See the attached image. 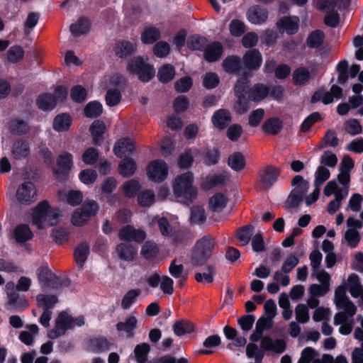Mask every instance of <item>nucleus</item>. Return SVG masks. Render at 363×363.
Wrapping results in <instances>:
<instances>
[{"label":"nucleus","instance_id":"21","mask_svg":"<svg viewBox=\"0 0 363 363\" xmlns=\"http://www.w3.org/2000/svg\"><path fill=\"white\" fill-rule=\"evenodd\" d=\"M262 62V55L257 50H251L245 53L243 57V63L247 69H257Z\"/></svg>","mask_w":363,"mask_h":363},{"label":"nucleus","instance_id":"17","mask_svg":"<svg viewBox=\"0 0 363 363\" xmlns=\"http://www.w3.org/2000/svg\"><path fill=\"white\" fill-rule=\"evenodd\" d=\"M268 14L267 9L259 5H255L247 10V18L250 23L260 25L266 22Z\"/></svg>","mask_w":363,"mask_h":363},{"label":"nucleus","instance_id":"53","mask_svg":"<svg viewBox=\"0 0 363 363\" xmlns=\"http://www.w3.org/2000/svg\"><path fill=\"white\" fill-rule=\"evenodd\" d=\"M173 330L176 335L182 336L191 333L194 330V326L190 322L179 320L173 325Z\"/></svg>","mask_w":363,"mask_h":363},{"label":"nucleus","instance_id":"14","mask_svg":"<svg viewBox=\"0 0 363 363\" xmlns=\"http://www.w3.org/2000/svg\"><path fill=\"white\" fill-rule=\"evenodd\" d=\"M16 199L22 204H30L37 199V191L33 183L25 182L16 191Z\"/></svg>","mask_w":363,"mask_h":363},{"label":"nucleus","instance_id":"6","mask_svg":"<svg viewBox=\"0 0 363 363\" xmlns=\"http://www.w3.org/2000/svg\"><path fill=\"white\" fill-rule=\"evenodd\" d=\"M291 185L294 186V189L289 196L286 203L289 207H296L301 202L308 189L309 184L302 176L296 175L292 179Z\"/></svg>","mask_w":363,"mask_h":363},{"label":"nucleus","instance_id":"15","mask_svg":"<svg viewBox=\"0 0 363 363\" xmlns=\"http://www.w3.org/2000/svg\"><path fill=\"white\" fill-rule=\"evenodd\" d=\"M118 237L121 240L140 243L145 240L147 235L145 231L141 228H135L133 225H126L119 230Z\"/></svg>","mask_w":363,"mask_h":363},{"label":"nucleus","instance_id":"36","mask_svg":"<svg viewBox=\"0 0 363 363\" xmlns=\"http://www.w3.org/2000/svg\"><path fill=\"white\" fill-rule=\"evenodd\" d=\"M169 272L175 279H182L184 281H186L188 278V273L184 270V265L178 262L177 259H173L170 262Z\"/></svg>","mask_w":363,"mask_h":363},{"label":"nucleus","instance_id":"13","mask_svg":"<svg viewBox=\"0 0 363 363\" xmlns=\"http://www.w3.org/2000/svg\"><path fill=\"white\" fill-rule=\"evenodd\" d=\"M230 178V173L228 171H221L209 174L203 178L201 186L205 189H211L218 186L226 185Z\"/></svg>","mask_w":363,"mask_h":363},{"label":"nucleus","instance_id":"23","mask_svg":"<svg viewBox=\"0 0 363 363\" xmlns=\"http://www.w3.org/2000/svg\"><path fill=\"white\" fill-rule=\"evenodd\" d=\"M204 58L208 62H214L220 58L223 53V46L218 42L207 44L203 50Z\"/></svg>","mask_w":363,"mask_h":363},{"label":"nucleus","instance_id":"8","mask_svg":"<svg viewBox=\"0 0 363 363\" xmlns=\"http://www.w3.org/2000/svg\"><path fill=\"white\" fill-rule=\"evenodd\" d=\"M336 189L337 181L333 179L326 184L323 189L325 196L329 197L333 194L335 196L334 199L330 201L327 206V211L330 214H334L340 208L342 200L347 196L346 190L338 192L335 191Z\"/></svg>","mask_w":363,"mask_h":363},{"label":"nucleus","instance_id":"30","mask_svg":"<svg viewBox=\"0 0 363 363\" xmlns=\"http://www.w3.org/2000/svg\"><path fill=\"white\" fill-rule=\"evenodd\" d=\"M282 128V121L276 117L269 118L262 125L263 131L268 135H277Z\"/></svg>","mask_w":363,"mask_h":363},{"label":"nucleus","instance_id":"1","mask_svg":"<svg viewBox=\"0 0 363 363\" xmlns=\"http://www.w3.org/2000/svg\"><path fill=\"white\" fill-rule=\"evenodd\" d=\"M194 174L187 172L175 178L174 194L181 202L189 204L196 197L197 188L193 185Z\"/></svg>","mask_w":363,"mask_h":363},{"label":"nucleus","instance_id":"3","mask_svg":"<svg viewBox=\"0 0 363 363\" xmlns=\"http://www.w3.org/2000/svg\"><path fill=\"white\" fill-rule=\"evenodd\" d=\"M58 213L51 208L46 201L40 202L33 210L32 220L38 228H44L57 223Z\"/></svg>","mask_w":363,"mask_h":363},{"label":"nucleus","instance_id":"61","mask_svg":"<svg viewBox=\"0 0 363 363\" xmlns=\"http://www.w3.org/2000/svg\"><path fill=\"white\" fill-rule=\"evenodd\" d=\"M138 203L143 207L150 206L155 202V194L152 190L141 191L138 196Z\"/></svg>","mask_w":363,"mask_h":363},{"label":"nucleus","instance_id":"5","mask_svg":"<svg viewBox=\"0 0 363 363\" xmlns=\"http://www.w3.org/2000/svg\"><path fill=\"white\" fill-rule=\"evenodd\" d=\"M147 61V58L138 57L131 60L127 67L130 73L137 75L138 79L143 82H149L155 74L153 66Z\"/></svg>","mask_w":363,"mask_h":363},{"label":"nucleus","instance_id":"4","mask_svg":"<svg viewBox=\"0 0 363 363\" xmlns=\"http://www.w3.org/2000/svg\"><path fill=\"white\" fill-rule=\"evenodd\" d=\"M213 247V239L211 237L204 236L198 240L191 257V264L195 267L203 265L210 258Z\"/></svg>","mask_w":363,"mask_h":363},{"label":"nucleus","instance_id":"51","mask_svg":"<svg viewBox=\"0 0 363 363\" xmlns=\"http://www.w3.org/2000/svg\"><path fill=\"white\" fill-rule=\"evenodd\" d=\"M206 43V38L199 35H192L187 40V47L192 50H203Z\"/></svg>","mask_w":363,"mask_h":363},{"label":"nucleus","instance_id":"55","mask_svg":"<svg viewBox=\"0 0 363 363\" xmlns=\"http://www.w3.org/2000/svg\"><path fill=\"white\" fill-rule=\"evenodd\" d=\"M324 33L323 31L316 30L312 32L307 38V45L311 48H317L320 47L324 40Z\"/></svg>","mask_w":363,"mask_h":363},{"label":"nucleus","instance_id":"48","mask_svg":"<svg viewBox=\"0 0 363 363\" xmlns=\"http://www.w3.org/2000/svg\"><path fill=\"white\" fill-rule=\"evenodd\" d=\"M136 170V164L133 159H125L119 164L120 174L125 177L133 175Z\"/></svg>","mask_w":363,"mask_h":363},{"label":"nucleus","instance_id":"9","mask_svg":"<svg viewBox=\"0 0 363 363\" xmlns=\"http://www.w3.org/2000/svg\"><path fill=\"white\" fill-rule=\"evenodd\" d=\"M250 81L247 77L240 78L234 88L236 96L238 99L235 106L236 111L239 113H244L250 108L249 102L245 99L247 96L246 89L248 87Z\"/></svg>","mask_w":363,"mask_h":363},{"label":"nucleus","instance_id":"43","mask_svg":"<svg viewBox=\"0 0 363 363\" xmlns=\"http://www.w3.org/2000/svg\"><path fill=\"white\" fill-rule=\"evenodd\" d=\"M71 117L66 113L57 116L53 121V128L58 131L67 130L71 125Z\"/></svg>","mask_w":363,"mask_h":363},{"label":"nucleus","instance_id":"56","mask_svg":"<svg viewBox=\"0 0 363 363\" xmlns=\"http://www.w3.org/2000/svg\"><path fill=\"white\" fill-rule=\"evenodd\" d=\"M102 105L96 101L89 102L84 108V114L89 118H96L102 113Z\"/></svg>","mask_w":363,"mask_h":363},{"label":"nucleus","instance_id":"41","mask_svg":"<svg viewBox=\"0 0 363 363\" xmlns=\"http://www.w3.org/2000/svg\"><path fill=\"white\" fill-rule=\"evenodd\" d=\"M347 289L354 298L359 296V291L362 286L361 285L359 277L354 274H350L347 279V283L345 286Z\"/></svg>","mask_w":363,"mask_h":363},{"label":"nucleus","instance_id":"24","mask_svg":"<svg viewBox=\"0 0 363 363\" xmlns=\"http://www.w3.org/2000/svg\"><path fill=\"white\" fill-rule=\"evenodd\" d=\"M248 99L254 101H259L269 94V89L266 85L257 84L251 89H246Z\"/></svg>","mask_w":363,"mask_h":363},{"label":"nucleus","instance_id":"42","mask_svg":"<svg viewBox=\"0 0 363 363\" xmlns=\"http://www.w3.org/2000/svg\"><path fill=\"white\" fill-rule=\"evenodd\" d=\"M90 28V23L87 18H81L77 23L70 26L71 33L75 35L79 36L86 33Z\"/></svg>","mask_w":363,"mask_h":363},{"label":"nucleus","instance_id":"10","mask_svg":"<svg viewBox=\"0 0 363 363\" xmlns=\"http://www.w3.org/2000/svg\"><path fill=\"white\" fill-rule=\"evenodd\" d=\"M74 328V318L67 313L61 312L55 321V325L53 329L48 332V337L50 339H56L65 334L69 329Z\"/></svg>","mask_w":363,"mask_h":363},{"label":"nucleus","instance_id":"60","mask_svg":"<svg viewBox=\"0 0 363 363\" xmlns=\"http://www.w3.org/2000/svg\"><path fill=\"white\" fill-rule=\"evenodd\" d=\"M24 56V50L21 46L14 45L7 51V59L11 63H16L21 60Z\"/></svg>","mask_w":363,"mask_h":363},{"label":"nucleus","instance_id":"32","mask_svg":"<svg viewBox=\"0 0 363 363\" xmlns=\"http://www.w3.org/2000/svg\"><path fill=\"white\" fill-rule=\"evenodd\" d=\"M9 129L12 134L23 135L27 133L29 126L26 121L16 118L11 120L9 123Z\"/></svg>","mask_w":363,"mask_h":363},{"label":"nucleus","instance_id":"25","mask_svg":"<svg viewBox=\"0 0 363 363\" xmlns=\"http://www.w3.org/2000/svg\"><path fill=\"white\" fill-rule=\"evenodd\" d=\"M118 257L125 261H132L137 255V250L130 244L122 242L116 247Z\"/></svg>","mask_w":363,"mask_h":363},{"label":"nucleus","instance_id":"58","mask_svg":"<svg viewBox=\"0 0 363 363\" xmlns=\"http://www.w3.org/2000/svg\"><path fill=\"white\" fill-rule=\"evenodd\" d=\"M344 238L347 245L351 248H355L358 245L361 239L359 231L353 228H349L347 230Z\"/></svg>","mask_w":363,"mask_h":363},{"label":"nucleus","instance_id":"57","mask_svg":"<svg viewBox=\"0 0 363 363\" xmlns=\"http://www.w3.org/2000/svg\"><path fill=\"white\" fill-rule=\"evenodd\" d=\"M330 176V171L323 166H319L315 172L314 186L320 187Z\"/></svg>","mask_w":363,"mask_h":363},{"label":"nucleus","instance_id":"47","mask_svg":"<svg viewBox=\"0 0 363 363\" xmlns=\"http://www.w3.org/2000/svg\"><path fill=\"white\" fill-rule=\"evenodd\" d=\"M38 108L43 111L52 110L55 108V99L50 94H43L38 96L37 99Z\"/></svg>","mask_w":363,"mask_h":363},{"label":"nucleus","instance_id":"38","mask_svg":"<svg viewBox=\"0 0 363 363\" xmlns=\"http://www.w3.org/2000/svg\"><path fill=\"white\" fill-rule=\"evenodd\" d=\"M228 164L234 171L239 172L245 167V159L240 152H235L230 155L228 160Z\"/></svg>","mask_w":363,"mask_h":363},{"label":"nucleus","instance_id":"11","mask_svg":"<svg viewBox=\"0 0 363 363\" xmlns=\"http://www.w3.org/2000/svg\"><path fill=\"white\" fill-rule=\"evenodd\" d=\"M113 345L106 337L94 336L85 341V350L92 353H103L111 350Z\"/></svg>","mask_w":363,"mask_h":363},{"label":"nucleus","instance_id":"64","mask_svg":"<svg viewBox=\"0 0 363 363\" xmlns=\"http://www.w3.org/2000/svg\"><path fill=\"white\" fill-rule=\"evenodd\" d=\"M296 319L301 323H306L309 320L308 308L305 304H298L295 308Z\"/></svg>","mask_w":363,"mask_h":363},{"label":"nucleus","instance_id":"54","mask_svg":"<svg viewBox=\"0 0 363 363\" xmlns=\"http://www.w3.org/2000/svg\"><path fill=\"white\" fill-rule=\"evenodd\" d=\"M105 130V125L104 122L96 120L94 121L91 127L90 131L93 136L94 144H98Z\"/></svg>","mask_w":363,"mask_h":363},{"label":"nucleus","instance_id":"26","mask_svg":"<svg viewBox=\"0 0 363 363\" xmlns=\"http://www.w3.org/2000/svg\"><path fill=\"white\" fill-rule=\"evenodd\" d=\"M138 320L133 315L128 316L125 321L118 322L116 324V329L118 331H124L127 334L128 337H133L134 335V330L136 328Z\"/></svg>","mask_w":363,"mask_h":363},{"label":"nucleus","instance_id":"18","mask_svg":"<svg viewBox=\"0 0 363 363\" xmlns=\"http://www.w3.org/2000/svg\"><path fill=\"white\" fill-rule=\"evenodd\" d=\"M135 150V143L131 138H121L118 140L114 147V154L120 158L131 155Z\"/></svg>","mask_w":363,"mask_h":363},{"label":"nucleus","instance_id":"19","mask_svg":"<svg viewBox=\"0 0 363 363\" xmlns=\"http://www.w3.org/2000/svg\"><path fill=\"white\" fill-rule=\"evenodd\" d=\"M286 342L282 339L274 340L269 336H264L262 338L260 347L263 350L270 351L275 353H282L286 350Z\"/></svg>","mask_w":363,"mask_h":363},{"label":"nucleus","instance_id":"31","mask_svg":"<svg viewBox=\"0 0 363 363\" xmlns=\"http://www.w3.org/2000/svg\"><path fill=\"white\" fill-rule=\"evenodd\" d=\"M12 153L16 160L26 158L30 154L28 143L23 140L16 141L13 145Z\"/></svg>","mask_w":363,"mask_h":363},{"label":"nucleus","instance_id":"63","mask_svg":"<svg viewBox=\"0 0 363 363\" xmlns=\"http://www.w3.org/2000/svg\"><path fill=\"white\" fill-rule=\"evenodd\" d=\"M252 234L253 227L252 225H246L239 229L237 233V238L242 245H245L250 242Z\"/></svg>","mask_w":363,"mask_h":363},{"label":"nucleus","instance_id":"16","mask_svg":"<svg viewBox=\"0 0 363 363\" xmlns=\"http://www.w3.org/2000/svg\"><path fill=\"white\" fill-rule=\"evenodd\" d=\"M280 171L274 166L262 168L258 175L260 184L264 189H269L277 180Z\"/></svg>","mask_w":363,"mask_h":363},{"label":"nucleus","instance_id":"59","mask_svg":"<svg viewBox=\"0 0 363 363\" xmlns=\"http://www.w3.org/2000/svg\"><path fill=\"white\" fill-rule=\"evenodd\" d=\"M310 77V72L306 67H299L293 73V79L296 85L305 84Z\"/></svg>","mask_w":363,"mask_h":363},{"label":"nucleus","instance_id":"33","mask_svg":"<svg viewBox=\"0 0 363 363\" xmlns=\"http://www.w3.org/2000/svg\"><path fill=\"white\" fill-rule=\"evenodd\" d=\"M38 281L43 286H50L57 278L48 267H40L37 272Z\"/></svg>","mask_w":363,"mask_h":363},{"label":"nucleus","instance_id":"35","mask_svg":"<svg viewBox=\"0 0 363 363\" xmlns=\"http://www.w3.org/2000/svg\"><path fill=\"white\" fill-rule=\"evenodd\" d=\"M160 38V31L155 27L149 26L144 28L141 33V40L145 44H152Z\"/></svg>","mask_w":363,"mask_h":363},{"label":"nucleus","instance_id":"34","mask_svg":"<svg viewBox=\"0 0 363 363\" xmlns=\"http://www.w3.org/2000/svg\"><path fill=\"white\" fill-rule=\"evenodd\" d=\"M89 253V246L85 242L81 243L75 248L74 257L77 264L79 268L83 267Z\"/></svg>","mask_w":363,"mask_h":363},{"label":"nucleus","instance_id":"50","mask_svg":"<svg viewBox=\"0 0 363 363\" xmlns=\"http://www.w3.org/2000/svg\"><path fill=\"white\" fill-rule=\"evenodd\" d=\"M342 95V89L337 85H333L330 91L323 94L322 101L324 104H328L332 103L335 99H340Z\"/></svg>","mask_w":363,"mask_h":363},{"label":"nucleus","instance_id":"28","mask_svg":"<svg viewBox=\"0 0 363 363\" xmlns=\"http://www.w3.org/2000/svg\"><path fill=\"white\" fill-rule=\"evenodd\" d=\"M159 253V247L152 240L146 241L141 247L140 254L147 260L155 259Z\"/></svg>","mask_w":363,"mask_h":363},{"label":"nucleus","instance_id":"20","mask_svg":"<svg viewBox=\"0 0 363 363\" xmlns=\"http://www.w3.org/2000/svg\"><path fill=\"white\" fill-rule=\"evenodd\" d=\"M298 22L299 19L296 16H284L277 23V26L280 31L292 35L298 31Z\"/></svg>","mask_w":363,"mask_h":363},{"label":"nucleus","instance_id":"62","mask_svg":"<svg viewBox=\"0 0 363 363\" xmlns=\"http://www.w3.org/2000/svg\"><path fill=\"white\" fill-rule=\"evenodd\" d=\"M206 219L205 211L199 206L193 207L191 210V223L193 224H201Z\"/></svg>","mask_w":363,"mask_h":363},{"label":"nucleus","instance_id":"2","mask_svg":"<svg viewBox=\"0 0 363 363\" xmlns=\"http://www.w3.org/2000/svg\"><path fill=\"white\" fill-rule=\"evenodd\" d=\"M336 306L342 311L334 315V325H340L339 333L340 334L347 335L352 331L354 323L353 316L355 315L357 308L350 300Z\"/></svg>","mask_w":363,"mask_h":363},{"label":"nucleus","instance_id":"46","mask_svg":"<svg viewBox=\"0 0 363 363\" xmlns=\"http://www.w3.org/2000/svg\"><path fill=\"white\" fill-rule=\"evenodd\" d=\"M57 162L59 168L62 172H67L69 171L73 166L72 155L67 152H63L59 155Z\"/></svg>","mask_w":363,"mask_h":363},{"label":"nucleus","instance_id":"12","mask_svg":"<svg viewBox=\"0 0 363 363\" xmlns=\"http://www.w3.org/2000/svg\"><path fill=\"white\" fill-rule=\"evenodd\" d=\"M147 173L150 180L161 182L167 177L168 167L163 160H156L148 165Z\"/></svg>","mask_w":363,"mask_h":363},{"label":"nucleus","instance_id":"27","mask_svg":"<svg viewBox=\"0 0 363 363\" xmlns=\"http://www.w3.org/2000/svg\"><path fill=\"white\" fill-rule=\"evenodd\" d=\"M223 69L229 74H238L241 69V60L238 56H229L223 62Z\"/></svg>","mask_w":363,"mask_h":363},{"label":"nucleus","instance_id":"45","mask_svg":"<svg viewBox=\"0 0 363 363\" xmlns=\"http://www.w3.org/2000/svg\"><path fill=\"white\" fill-rule=\"evenodd\" d=\"M134 50V45L130 42L125 40L119 42L115 48L116 55L121 58L128 57L133 52Z\"/></svg>","mask_w":363,"mask_h":363},{"label":"nucleus","instance_id":"29","mask_svg":"<svg viewBox=\"0 0 363 363\" xmlns=\"http://www.w3.org/2000/svg\"><path fill=\"white\" fill-rule=\"evenodd\" d=\"M33 234L28 225L21 224L14 230V237L17 242L23 243L32 239Z\"/></svg>","mask_w":363,"mask_h":363},{"label":"nucleus","instance_id":"49","mask_svg":"<svg viewBox=\"0 0 363 363\" xmlns=\"http://www.w3.org/2000/svg\"><path fill=\"white\" fill-rule=\"evenodd\" d=\"M175 75V70L172 65L166 64L160 68L157 77L160 82H168L172 80Z\"/></svg>","mask_w":363,"mask_h":363},{"label":"nucleus","instance_id":"44","mask_svg":"<svg viewBox=\"0 0 363 363\" xmlns=\"http://www.w3.org/2000/svg\"><path fill=\"white\" fill-rule=\"evenodd\" d=\"M228 199L221 194L217 193L209 200L210 208L213 211L219 212L226 206Z\"/></svg>","mask_w":363,"mask_h":363},{"label":"nucleus","instance_id":"40","mask_svg":"<svg viewBox=\"0 0 363 363\" xmlns=\"http://www.w3.org/2000/svg\"><path fill=\"white\" fill-rule=\"evenodd\" d=\"M140 294L141 290L139 289L129 290L122 298L121 308L124 310L129 309L136 302Z\"/></svg>","mask_w":363,"mask_h":363},{"label":"nucleus","instance_id":"22","mask_svg":"<svg viewBox=\"0 0 363 363\" xmlns=\"http://www.w3.org/2000/svg\"><path fill=\"white\" fill-rule=\"evenodd\" d=\"M231 115L229 111L220 109L216 111L211 118L213 125L218 129H224L230 123Z\"/></svg>","mask_w":363,"mask_h":363},{"label":"nucleus","instance_id":"39","mask_svg":"<svg viewBox=\"0 0 363 363\" xmlns=\"http://www.w3.org/2000/svg\"><path fill=\"white\" fill-rule=\"evenodd\" d=\"M152 223H157L161 234L166 238H172L174 231L172 226L169 224L168 220L164 218L155 217L152 219Z\"/></svg>","mask_w":363,"mask_h":363},{"label":"nucleus","instance_id":"37","mask_svg":"<svg viewBox=\"0 0 363 363\" xmlns=\"http://www.w3.org/2000/svg\"><path fill=\"white\" fill-rule=\"evenodd\" d=\"M38 305L44 311H52V308L57 303V297L55 295L39 294L36 296Z\"/></svg>","mask_w":363,"mask_h":363},{"label":"nucleus","instance_id":"7","mask_svg":"<svg viewBox=\"0 0 363 363\" xmlns=\"http://www.w3.org/2000/svg\"><path fill=\"white\" fill-rule=\"evenodd\" d=\"M99 211V205L94 201L84 203L80 208L77 209L72 214V223L76 226L85 225L91 216H94Z\"/></svg>","mask_w":363,"mask_h":363},{"label":"nucleus","instance_id":"52","mask_svg":"<svg viewBox=\"0 0 363 363\" xmlns=\"http://www.w3.org/2000/svg\"><path fill=\"white\" fill-rule=\"evenodd\" d=\"M150 350V345L147 343L136 345L134 350V354L137 363H145Z\"/></svg>","mask_w":363,"mask_h":363}]
</instances>
